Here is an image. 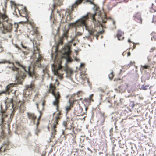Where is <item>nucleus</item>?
<instances>
[{
    "label": "nucleus",
    "instance_id": "423d86ee",
    "mask_svg": "<svg viewBox=\"0 0 156 156\" xmlns=\"http://www.w3.org/2000/svg\"><path fill=\"white\" fill-rule=\"evenodd\" d=\"M16 10H17L20 16L22 17H25L26 19V22L29 23V22H30L28 19L29 17V13L25 7L23 5L18 6L16 8Z\"/></svg>",
    "mask_w": 156,
    "mask_h": 156
},
{
    "label": "nucleus",
    "instance_id": "680f3d73",
    "mask_svg": "<svg viewBox=\"0 0 156 156\" xmlns=\"http://www.w3.org/2000/svg\"><path fill=\"white\" fill-rule=\"evenodd\" d=\"M87 108H87V107H86L85 108V109H86V111H87Z\"/></svg>",
    "mask_w": 156,
    "mask_h": 156
},
{
    "label": "nucleus",
    "instance_id": "a19ab883",
    "mask_svg": "<svg viewBox=\"0 0 156 156\" xmlns=\"http://www.w3.org/2000/svg\"><path fill=\"white\" fill-rule=\"evenodd\" d=\"M7 116L5 114H2L1 119L2 120V121H3L4 120V118L6 117Z\"/></svg>",
    "mask_w": 156,
    "mask_h": 156
},
{
    "label": "nucleus",
    "instance_id": "de8ad7c7",
    "mask_svg": "<svg viewBox=\"0 0 156 156\" xmlns=\"http://www.w3.org/2000/svg\"><path fill=\"white\" fill-rule=\"evenodd\" d=\"M103 31H100L98 33V34L96 35V36L98 37L99 34H102Z\"/></svg>",
    "mask_w": 156,
    "mask_h": 156
},
{
    "label": "nucleus",
    "instance_id": "473e14b6",
    "mask_svg": "<svg viewBox=\"0 0 156 156\" xmlns=\"http://www.w3.org/2000/svg\"><path fill=\"white\" fill-rule=\"evenodd\" d=\"M117 3V2L116 0H114L110 2V4L113 5L114 6H115L116 5Z\"/></svg>",
    "mask_w": 156,
    "mask_h": 156
},
{
    "label": "nucleus",
    "instance_id": "49530a36",
    "mask_svg": "<svg viewBox=\"0 0 156 156\" xmlns=\"http://www.w3.org/2000/svg\"><path fill=\"white\" fill-rule=\"evenodd\" d=\"M107 21V19L105 18L104 19L102 20V22L103 23H106Z\"/></svg>",
    "mask_w": 156,
    "mask_h": 156
},
{
    "label": "nucleus",
    "instance_id": "5fc2aeb1",
    "mask_svg": "<svg viewBox=\"0 0 156 156\" xmlns=\"http://www.w3.org/2000/svg\"><path fill=\"white\" fill-rule=\"evenodd\" d=\"M36 106H37V109H39V105H38V104L37 103H36Z\"/></svg>",
    "mask_w": 156,
    "mask_h": 156
},
{
    "label": "nucleus",
    "instance_id": "2eb2a0df",
    "mask_svg": "<svg viewBox=\"0 0 156 156\" xmlns=\"http://www.w3.org/2000/svg\"><path fill=\"white\" fill-rule=\"evenodd\" d=\"M16 98V97L14 96L12 97V98H8L6 100V102L8 104H11V106L12 108H13L14 104V102H19V101H16L15 100V98Z\"/></svg>",
    "mask_w": 156,
    "mask_h": 156
},
{
    "label": "nucleus",
    "instance_id": "c756f323",
    "mask_svg": "<svg viewBox=\"0 0 156 156\" xmlns=\"http://www.w3.org/2000/svg\"><path fill=\"white\" fill-rule=\"evenodd\" d=\"M114 76V74L113 72V71L111 73L109 74L108 75V77L111 80L112 79Z\"/></svg>",
    "mask_w": 156,
    "mask_h": 156
},
{
    "label": "nucleus",
    "instance_id": "4468645a",
    "mask_svg": "<svg viewBox=\"0 0 156 156\" xmlns=\"http://www.w3.org/2000/svg\"><path fill=\"white\" fill-rule=\"evenodd\" d=\"M141 14L140 12L136 13L134 16V20L137 22L141 24L142 20L141 18Z\"/></svg>",
    "mask_w": 156,
    "mask_h": 156
},
{
    "label": "nucleus",
    "instance_id": "6e6552de",
    "mask_svg": "<svg viewBox=\"0 0 156 156\" xmlns=\"http://www.w3.org/2000/svg\"><path fill=\"white\" fill-rule=\"evenodd\" d=\"M13 23H9L8 22V24L6 27H3L5 30H6L7 32H10L13 30L15 32H17V29L18 27V24L16 23H14V27H13Z\"/></svg>",
    "mask_w": 156,
    "mask_h": 156
},
{
    "label": "nucleus",
    "instance_id": "f03ea898",
    "mask_svg": "<svg viewBox=\"0 0 156 156\" xmlns=\"http://www.w3.org/2000/svg\"><path fill=\"white\" fill-rule=\"evenodd\" d=\"M96 13L92 14L88 13L86 15L83 16L75 22L69 24V26L70 28H75L76 29L78 27L84 26L87 30L88 31L90 34L93 35L96 31L94 29L91 28L87 25V22L88 19L90 18L93 21L95 27H98L101 25V24L98 20L95 19Z\"/></svg>",
    "mask_w": 156,
    "mask_h": 156
},
{
    "label": "nucleus",
    "instance_id": "774afa93",
    "mask_svg": "<svg viewBox=\"0 0 156 156\" xmlns=\"http://www.w3.org/2000/svg\"><path fill=\"white\" fill-rule=\"evenodd\" d=\"M73 45H74H74H75V44H73Z\"/></svg>",
    "mask_w": 156,
    "mask_h": 156
},
{
    "label": "nucleus",
    "instance_id": "052dcab7",
    "mask_svg": "<svg viewBox=\"0 0 156 156\" xmlns=\"http://www.w3.org/2000/svg\"><path fill=\"white\" fill-rule=\"evenodd\" d=\"M35 97H38V94H36L35 95Z\"/></svg>",
    "mask_w": 156,
    "mask_h": 156
},
{
    "label": "nucleus",
    "instance_id": "09e8293b",
    "mask_svg": "<svg viewBox=\"0 0 156 156\" xmlns=\"http://www.w3.org/2000/svg\"><path fill=\"white\" fill-rule=\"evenodd\" d=\"M106 103H107H107L110 104V105H108L109 107H111V106L112 105H111V103H110V101H108V100L107 101Z\"/></svg>",
    "mask_w": 156,
    "mask_h": 156
},
{
    "label": "nucleus",
    "instance_id": "412c9836",
    "mask_svg": "<svg viewBox=\"0 0 156 156\" xmlns=\"http://www.w3.org/2000/svg\"><path fill=\"white\" fill-rule=\"evenodd\" d=\"M74 101H69V104L68 106H67L66 107V110L67 113H68V112L71 109V108L73 107V105L74 104Z\"/></svg>",
    "mask_w": 156,
    "mask_h": 156
},
{
    "label": "nucleus",
    "instance_id": "dca6fc26",
    "mask_svg": "<svg viewBox=\"0 0 156 156\" xmlns=\"http://www.w3.org/2000/svg\"><path fill=\"white\" fill-rule=\"evenodd\" d=\"M35 87V84L34 82H32L30 84L26 85L25 92H27V91L32 90L34 89Z\"/></svg>",
    "mask_w": 156,
    "mask_h": 156
},
{
    "label": "nucleus",
    "instance_id": "20e7f679",
    "mask_svg": "<svg viewBox=\"0 0 156 156\" xmlns=\"http://www.w3.org/2000/svg\"><path fill=\"white\" fill-rule=\"evenodd\" d=\"M33 43L34 48V54L39 53V57L36 61L34 66L38 67H41V61L42 60V57L39 53V48L40 43L38 41H37L34 40V38H33Z\"/></svg>",
    "mask_w": 156,
    "mask_h": 156
},
{
    "label": "nucleus",
    "instance_id": "72a5a7b5",
    "mask_svg": "<svg viewBox=\"0 0 156 156\" xmlns=\"http://www.w3.org/2000/svg\"><path fill=\"white\" fill-rule=\"evenodd\" d=\"M6 149L5 148L3 147L2 146L1 147H0V152L2 153L3 152H5V151Z\"/></svg>",
    "mask_w": 156,
    "mask_h": 156
},
{
    "label": "nucleus",
    "instance_id": "39448f33",
    "mask_svg": "<svg viewBox=\"0 0 156 156\" xmlns=\"http://www.w3.org/2000/svg\"><path fill=\"white\" fill-rule=\"evenodd\" d=\"M61 113L59 111L58 113L57 114L55 117V119L54 120L53 122L52 125L51 134V137L53 138L55 137V136L56 134V130L55 129L57 128L56 126L58 124V122L60 120L61 117Z\"/></svg>",
    "mask_w": 156,
    "mask_h": 156
},
{
    "label": "nucleus",
    "instance_id": "cd10ccee",
    "mask_svg": "<svg viewBox=\"0 0 156 156\" xmlns=\"http://www.w3.org/2000/svg\"><path fill=\"white\" fill-rule=\"evenodd\" d=\"M126 54H127V56H129L130 55L131 53L130 51L129 50H126V51H124L122 54V55L123 56H125Z\"/></svg>",
    "mask_w": 156,
    "mask_h": 156
},
{
    "label": "nucleus",
    "instance_id": "0eeeda50",
    "mask_svg": "<svg viewBox=\"0 0 156 156\" xmlns=\"http://www.w3.org/2000/svg\"><path fill=\"white\" fill-rule=\"evenodd\" d=\"M28 23L30 24L32 28V30L30 32V35L28 36V37L30 38L31 41H32L31 36H35L37 38L40 36V34L38 28L35 27V24L34 22L32 21L29 22V23Z\"/></svg>",
    "mask_w": 156,
    "mask_h": 156
},
{
    "label": "nucleus",
    "instance_id": "864d4df0",
    "mask_svg": "<svg viewBox=\"0 0 156 156\" xmlns=\"http://www.w3.org/2000/svg\"><path fill=\"white\" fill-rule=\"evenodd\" d=\"M59 45H58V44L56 46V51H57L58 50V47Z\"/></svg>",
    "mask_w": 156,
    "mask_h": 156
},
{
    "label": "nucleus",
    "instance_id": "f257e3e1",
    "mask_svg": "<svg viewBox=\"0 0 156 156\" xmlns=\"http://www.w3.org/2000/svg\"><path fill=\"white\" fill-rule=\"evenodd\" d=\"M5 63L12 64L13 66L10 68L12 71L17 72L16 75V79L19 83H21L26 77V74H28L30 76L32 77L33 76L34 73V69L31 66H29L27 68L18 61H16L14 63L18 67L15 66L14 63L11 62L10 61L3 60L0 62V64Z\"/></svg>",
    "mask_w": 156,
    "mask_h": 156
},
{
    "label": "nucleus",
    "instance_id": "9b49d317",
    "mask_svg": "<svg viewBox=\"0 0 156 156\" xmlns=\"http://www.w3.org/2000/svg\"><path fill=\"white\" fill-rule=\"evenodd\" d=\"M9 0H6V1L5 2V8L3 9V13L0 12V19H2V20L5 21H7L8 20V17L7 15L6 14V5L7 4L6 2Z\"/></svg>",
    "mask_w": 156,
    "mask_h": 156
},
{
    "label": "nucleus",
    "instance_id": "f704fd0d",
    "mask_svg": "<svg viewBox=\"0 0 156 156\" xmlns=\"http://www.w3.org/2000/svg\"><path fill=\"white\" fill-rule=\"evenodd\" d=\"M149 87V85H143L142 86V88L144 90H147Z\"/></svg>",
    "mask_w": 156,
    "mask_h": 156
},
{
    "label": "nucleus",
    "instance_id": "8fccbe9b",
    "mask_svg": "<svg viewBox=\"0 0 156 156\" xmlns=\"http://www.w3.org/2000/svg\"><path fill=\"white\" fill-rule=\"evenodd\" d=\"M120 1L119 2H128V0H120Z\"/></svg>",
    "mask_w": 156,
    "mask_h": 156
},
{
    "label": "nucleus",
    "instance_id": "6e6d98bb",
    "mask_svg": "<svg viewBox=\"0 0 156 156\" xmlns=\"http://www.w3.org/2000/svg\"><path fill=\"white\" fill-rule=\"evenodd\" d=\"M57 13H59V16H61V14H60V13H59V11L58 10H57Z\"/></svg>",
    "mask_w": 156,
    "mask_h": 156
},
{
    "label": "nucleus",
    "instance_id": "6ab92c4d",
    "mask_svg": "<svg viewBox=\"0 0 156 156\" xmlns=\"http://www.w3.org/2000/svg\"><path fill=\"white\" fill-rule=\"evenodd\" d=\"M27 115L28 118L34 121V123H35V120L36 119V116L35 114L33 113L28 112Z\"/></svg>",
    "mask_w": 156,
    "mask_h": 156
},
{
    "label": "nucleus",
    "instance_id": "58836bf2",
    "mask_svg": "<svg viewBox=\"0 0 156 156\" xmlns=\"http://www.w3.org/2000/svg\"><path fill=\"white\" fill-rule=\"evenodd\" d=\"M112 24L114 26L113 28L114 29L116 28V26L115 25L116 24V22L115 21L112 20Z\"/></svg>",
    "mask_w": 156,
    "mask_h": 156
},
{
    "label": "nucleus",
    "instance_id": "69168bd1",
    "mask_svg": "<svg viewBox=\"0 0 156 156\" xmlns=\"http://www.w3.org/2000/svg\"><path fill=\"white\" fill-rule=\"evenodd\" d=\"M1 112H2V113H3L4 112L3 111H1Z\"/></svg>",
    "mask_w": 156,
    "mask_h": 156
},
{
    "label": "nucleus",
    "instance_id": "f3484780",
    "mask_svg": "<svg viewBox=\"0 0 156 156\" xmlns=\"http://www.w3.org/2000/svg\"><path fill=\"white\" fill-rule=\"evenodd\" d=\"M80 78L83 81L87 80L88 81V79L87 78V74L86 73V71H82L80 73Z\"/></svg>",
    "mask_w": 156,
    "mask_h": 156
},
{
    "label": "nucleus",
    "instance_id": "e2e57ef3",
    "mask_svg": "<svg viewBox=\"0 0 156 156\" xmlns=\"http://www.w3.org/2000/svg\"><path fill=\"white\" fill-rule=\"evenodd\" d=\"M80 109L81 110V111L83 110L82 108H80Z\"/></svg>",
    "mask_w": 156,
    "mask_h": 156
},
{
    "label": "nucleus",
    "instance_id": "b1692460",
    "mask_svg": "<svg viewBox=\"0 0 156 156\" xmlns=\"http://www.w3.org/2000/svg\"><path fill=\"white\" fill-rule=\"evenodd\" d=\"M68 13H69V16H68L67 21L69 22L70 21L73 20V18L72 16L71 15L72 12L71 11H69L68 12Z\"/></svg>",
    "mask_w": 156,
    "mask_h": 156
},
{
    "label": "nucleus",
    "instance_id": "c03bdc74",
    "mask_svg": "<svg viewBox=\"0 0 156 156\" xmlns=\"http://www.w3.org/2000/svg\"><path fill=\"white\" fill-rule=\"evenodd\" d=\"M7 55L9 56L11 58H12L13 57V56L12 54L10 53H7Z\"/></svg>",
    "mask_w": 156,
    "mask_h": 156
},
{
    "label": "nucleus",
    "instance_id": "5701e85b",
    "mask_svg": "<svg viewBox=\"0 0 156 156\" xmlns=\"http://www.w3.org/2000/svg\"><path fill=\"white\" fill-rule=\"evenodd\" d=\"M21 44L22 47L26 50V51H23V52L25 54L28 53L29 52V48L26 46H25L22 43Z\"/></svg>",
    "mask_w": 156,
    "mask_h": 156
},
{
    "label": "nucleus",
    "instance_id": "9d476101",
    "mask_svg": "<svg viewBox=\"0 0 156 156\" xmlns=\"http://www.w3.org/2000/svg\"><path fill=\"white\" fill-rule=\"evenodd\" d=\"M67 49V51H65L63 53L62 57L66 59L67 61L70 62L71 61V58L70 56V54L71 52L70 48L68 46H67L65 48V49Z\"/></svg>",
    "mask_w": 156,
    "mask_h": 156
},
{
    "label": "nucleus",
    "instance_id": "13d9d810",
    "mask_svg": "<svg viewBox=\"0 0 156 156\" xmlns=\"http://www.w3.org/2000/svg\"><path fill=\"white\" fill-rule=\"evenodd\" d=\"M128 42H131V40L130 39H129L128 40Z\"/></svg>",
    "mask_w": 156,
    "mask_h": 156
},
{
    "label": "nucleus",
    "instance_id": "338daca9",
    "mask_svg": "<svg viewBox=\"0 0 156 156\" xmlns=\"http://www.w3.org/2000/svg\"><path fill=\"white\" fill-rule=\"evenodd\" d=\"M13 27H14V23L13 24V26H12Z\"/></svg>",
    "mask_w": 156,
    "mask_h": 156
},
{
    "label": "nucleus",
    "instance_id": "79ce46f5",
    "mask_svg": "<svg viewBox=\"0 0 156 156\" xmlns=\"http://www.w3.org/2000/svg\"><path fill=\"white\" fill-rule=\"evenodd\" d=\"M86 2H89L90 4L94 5V4L93 2V1H91L90 0H87Z\"/></svg>",
    "mask_w": 156,
    "mask_h": 156
},
{
    "label": "nucleus",
    "instance_id": "c9c22d12",
    "mask_svg": "<svg viewBox=\"0 0 156 156\" xmlns=\"http://www.w3.org/2000/svg\"><path fill=\"white\" fill-rule=\"evenodd\" d=\"M40 115L39 117V118H38V122L36 124V126H37V129L38 128V126L39 124V120L41 118V112L40 111Z\"/></svg>",
    "mask_w": 156,
    "mask_h": 156
},
{
    "label": "nucleus",
    "instance_id": "7ed1b4c3",
    "mask_svg": "<svg viewBox=\"0 0 156 156\" xmlns=\"http://www.w3.org/2000/svg\"><path fill=\"white\" fill-rule=\"evenodd\" d=\"M52 69L54 74L57 76L60 79H62L63 75L65 73H66V76L70 77L73 73V70L69 67L66 66L65 67H62L59 64L58 66L54 64L52 65Z\"/></svg>",
    "mask_w": 156,
    "mask_h": 156
},
{
    "label": "nucleus",
    "instance_id": "c85d7f7f",
    "mask_svg": "<svg viewBox=\"0 0 156 156\" xmlns=\"http://www.w3.org/2000/svg\"><path fill=\"white\" fill-rule=\"evenodd\" d=\"M63 40L64 39H63V37H60V39L58 41V45H62Z\"/></svg>",
    "mask_w": 156,
    "mask_h": 156
},
{
    "label": "nucleus",
    "instance_id": "4c0bfd02",
    "mask_svg": "<svg viewBox=\"0 0 156 156\" xmlns=\"http://www.w3.org/2000/svg\"><path fill=\"white\" fill-rule=\"evenodd\" d=\"M82 33H81L80 32H78L76 33L75 35V36L77 37L78 36H80L82 35Z\"/></svg>",
    "mask_w": 156,
    "mask_h": 156
},
{
    "label": "nucleus",
    "instance_id": "2f4dec72",
    "mask_svg": "<svg viewBox=\"0 0 156 156\" xmlns=\"http://www.w3.org/2000/svg\"><path fill=\"white\" fill-rule=\"evenodd\" d=\"M68 31H66L63 34L62 37H63V39H64V37H65L66 38H67L68 37Z\"/></svg>",
    "mask_w": 156,
    "mask_h": 156
},
{
    "label": "nucleus",
    "instance_id": "a211bd4d",
    "mask_svg": "<svg viewBox=\"0 0 156 156\" xmlns=\"http://www.w3.org/2000/svg\"><path fill=\"white\" fill-rule=\"evenodd\" d=\"M94 96V94H92L90 95L88 98H86L83 100V103H87V104L90 105L91 101H93L94 100L92 99V98Z\"/></svg>",
    "mask_w": 156,
    "mask_h": 156
},
{
    "label": "nucleus",
    "instance_id": "ddd939ff",
    "mask_svg": "<svg viewBox=\"0 0 156 156\" xmlns=\"http://www.w3.org/2000/svg\"><path fill=\"white\" fill-rule=\"evenodd\" d=\"M14 85H16V84L15 83L9 84L6 87L5 91L2 92V93H7L9 94L10 93L14 90Z\"/></svg>",
    "mask_w": 156,
    "mask_h": 156
},
{
    "label": "nucleus",
    "instance_id": "f8f14e48",
    "mask_svg": "<svg viewBox=\"0 0 156 156\" xmlns=\"http://www.w3.org/2000/svg\"><path fill=\"white\" fill-rule=\"evenodd\" d=\"M56 82H57V86H58L59 84V83L58 81V80L57 79L55 80ZM56 83H55V84H53V83H51L49 85V89L48 90V91L49 93H51V94H52L55 92V90H56V87L55 86V85L56 84Z\"/></svg>",
    "mask_w": 156,
    "mask_h": 156
},
{
    "label": "nucleus",
    "instance_id": "bb28decb",
    "mask_svg": "<svg viewBox=\"0 0 156 156\" xmlns=\"http://www.w3.org/2000/svg\"><path fill=\"white\" fill-rule=\"evenodd\" d=\"M135 62L134 61L132 62L131 61L130 62V63L129 64L126 66H124V67L127 68H129L130 66H132L133 65H135Z\"/></svg>",
    "mask_w": 156,
    "mask_h": 156
},
{
    "label": "nucleus",
    "instance_id": "aec40b11",
    "mask_svg": "<svg viewBox=\"0 0 156 156\" xmlns=\"http://www.w3.org/2000/svg\"><path fill=\"white\" fill-rule=\"evenodd\" d=\"M124 33L121 30H118L117 35L118 39L119 40H122L124 38Z\"/></svg>",
    "mask_w": 156,
    "mask_h": 156
},
{
    "label": "nucleus",
    "instance_id": "4be33fe9",
    "mask_svg": "<svg viewBox=\"0 0 156 156\" xmlns=\"http://www.w3.org/2000/svg\"><path fill=\"white\" fill-rule=\"evenodd\" d=\"M82 2V0H77L75 2V3H74L72 6V8H71V10L70 11L71 12H72L73 10V8L76 7L79 4L81 3Z\"/></svg>",
    "mask_w": 156,
    "mask_h": 156
},
{
    "label": "nucleus",
    "instance_id": "e433bc0d",
    "mask_svg": "<svg viewBox=\"0 0 156 156\" xmlns=\"http://www.w3.org/2000/svg\"><path fill=\"white\" fill-rule=\"evenodd\" d=\"M152 39L156 40V33H154L152 34Z\"/></svg>",
    "mask_w": 156,
    "mask_h": 156
},
{
    "label": "nucleus",
    "instance_id": "603ef678",
    "mask_svg": "<svg viewBox=\"0 0 156 156\" xmlns=\"http://www.w3.org/2000/svg\"><path fill=\"white\" fill-rule=\"evenodd\" d=\"M85 65V64L84 63H81L80 64V67L81 68L84 67Z\"/></svg>",
    "mask_w": 156,
    "mask_h": 156
},
{
    "label": "nucleus",
    "instance_id": "bf43d9fd",
    "mask_svg": "<svg viewBox=\"0 0 156 156\" xmlns=\"http://www.w3.org/2000/svg\"><path fill=\"white\" fill-rule=\"evenodd\" d=\"M16 47L18 49H20V47L18 46H16Z\"/></svg>",
    "mask_w": 156,
    "mask_h": 156
},
{
    "label": "nucleus",
    "instance_id": "393cba45",
    "mask_svg": "<svg viewBox=\"0 0 156 156\" xmlns=\"http://www.w3.org/2000/svg\"><path fill=\"white\" fill-rule=\"evenodd\" d=\"M150 11L151 12L153 13L156 12V8L153 4H152V7L150 8Z\"/></svg>",
    "mask_w": 156,
    "mask_h": 156
},
{
    "label": "nucleus",
    "instance_id": "a878e982",
    "mask_svg": "<svg viewBox=\"0 0 156 156\" xmlns=\"http://www.w3.org/2000/svg\"><path fill=\"white\" fill-rule=\"evenodd\" d=\"M69 122L68 121H64L63 122V124L64 125V126L65 127L66 129H71V127L70 128L68 127V125L69 124Z\"/></svg>",
    "mask_w": 156,
    "mask_h": 156
},
{
    "label": "nucleus",
    "instance_id": "0e129e2a",
    "mask_svg": "<svg viewBox=\"0 0 156 156\" xmlns=\"http://www.w3.org/2000/svg\"><path fill=\"white\" fill-rule=\"evenodd\" d=\"M88 149L89 150H90V149L89 148H88Z\"/></svg>",
    "mask_w": 156,
    "mask_h": 156
},
{
    "label": "nucleus",
    "instance_id": "1a4fd4ad",
    "mask_svg": "<svg viewBox=\"0 0 156 156\" xmlns=\"http://www.w3.org/2000/svg\"><path fill=\"white\" fill-rule=\"evenodd\" d=\"M52 94L54 96L55 98V100L53 102V104L56 106V109L58 110L60 99L61 98L60 93L59 91H57Z\"/></svg>",
    "mask_w": 156,
    "mask_h": 156
},
{
    "label": "nucleus",
    "instance_id": "7c9ffc66",
    "mask_svg": "<svg viewBox=\"0 0 156 156\" xmlns=\"http://www.w3.org/2000/svg\"><path fill=\"white\" fill-rule=\"evenodd\" d=\"M141 67L143 69H151L150 68V66L148 65H145L144 66H141Z\"/></svg>",
    "mask_w": 156,
    "mask_h": 156
},
{
    "label": "nucleus",
    "instance_id": "3c124183",
    "mask_svg": "<svg viewBox=\"0 0 156 156\" xmlns=\"http://www.w3.org/2000/svg\"><path fill=\"white\" fill-rule=\"evenodd\" d=\"M100 92H105V91L104 90L102 89H101V88H99V90H98Z\"/></svg>",
    "mask_w": 156,
    "mask_h": 156
},
{
    "label": "nucleus",
    "instance_id": "37998d69",
    "mask_svg": "<svg viewBox=\"0 0 156 156\" xmlns=\"http://www.w3.org/2000/svg\"><path fill=\"white\" fill-rule=\"evenodd\" d=\"M45 102H46V101L45 100H44L43 101V102H42V108H44V105H45Z\"/></svg>",
    "mask_w": 156,
    "mask_h": 156
},
{
    "label": "nucleus",
    "instance_id": "4d7b16f0",
    "mask_svg": "<svg viewBox=\"0 0 156 156\" xmlns=\"http://www.w3.org/2000/svg\"><path fill=\"white\" fill-rule=\"evenodd\" d=\"M55 5H53V7L54 8V9H55Z\"/></svg>",
    "mask_w": 156,
    "mask_h": 156
},
{
    "label": "nucleus",
    "instance_id": "ea45409f",
    "mask_svg": "<svg viewBox=\"0 0 156 156\" xmlns=\"http://www.w3.org/2000/svg\"><path fill=\"white\" fill-rule=\"evenodd\" d=\"M156 48L155 47H153L151 48L149 51V52H152L154 50H155Z\"/></svg>",
    "mask_w": 156,
    "mask_h": 156
},
{
    "label": "nucleus",
    "instance_id": "a18cd8bd",
    "mask_svg": "<svg viewBox=\"0 0 156 156\" xmlns=\"http://www.w3.org/2000/svg\"><path fill=\"white\" fill-rule=\"evenodd\" d=\"M82 93V91H79L77 92V93L76 94L77 95L78 97H79L80 95H80V94H81Z\"/></svg>",
    "mask_w": 156,
    "mask_h": 156
}]
</instances>
